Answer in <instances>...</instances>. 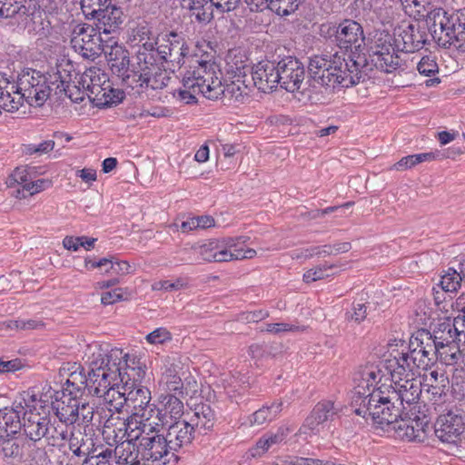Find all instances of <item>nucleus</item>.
<instances>
[{"label":"nucleus","instance_id":"f257e3e1","mask_svg":"<svg viewBox=\"0 0 465 465\" xmlns=\"http://www.w3.org/2000/svg\"><path fill=\"white\" fill-rule=\"evenodd\" d=\"M335 39L340 51L310 58V78L326 87H350L357 84L362 70L368 66L365 54L357 52L361 46L359 41H364L362 27L358 22L346 19L338 25Z\"/></svg>","mask_w":465,"mask_h":465},{"label":"nucleus","instance_id":"f03ea898","mask_svg":"<svg viewBox=\"0 0 465 465\" xmlns=\"http://www.w3.org/2000/svg\"><path fill=\"white\" fill-rule=\"evenodd\" d=\"M216 64L209 61H201L199 65L183 76L182 86L174 90L173 97L183 104H193L198 102L197 95L215 100L221 95L237 104H244L250 98V87L246 74L223 85L216 72Z\"/></svg>","mask_w":465,"mask_h":465},{"label":"nucleus","instance_id":"7ed1b4c3","mask_svg":"<svg viewBox=\"0 0 465 465\" xmlns=\"http://www.w3.org/2000/svg\"><path fill=\"white\" fill-rule=\"evenodd\" d=\"M407 13L415 18L425 19L433 38L450 45L460 43L458 48L465 49V13L459 11L448 15L442 8H432L429 0H401Z\"/></svg>","mask_w":465,"mask_h":465},{"label":"nucleus","instance_id":"20e7f679","mask_svg":"<svg viewBox=\"0 0 465 465\" xmlns=\"http://www.w3.org/2000/svg\"><path fill=\"white\" fill-rule=\"evenodd\" d=\"M88 351L85 355L89 364V394L101 397L111 386L124 382L127 373V361L124 360L126 354L120 349L108 351L99 344L89 345Z\"/></svg>","mask_w":465,"mask_h":465},{"label":"nucleus","instance_id":"39448f33","mask_svg":"<svg viewBox=\"0 0 465 465\" xmlns=\"http://www.w3.org/2000/svg\"><path fill=\"white\" fill-rule=\"evenodd\" d=\"M369 396L367 402L357 407L354 412L366 420L370 417L378 427L384 429L387 426L393 430V425L398 424L402 417H408L407 407H401L392 400L390 387H385V383L373 389Z\"/></svg>","mask_w":465,"mask_h":465},{"label":"nucleus","instance_id":"423d86ee","mask_svg":"<svg viewBox=\"0 0 465 465\" xmlns=\"http://www.w3.org/2000/svg\"><path fill=\"white\" fill-rule=\"evenodd\" d=\"M8 84L13 91H10L11 98L19 101L20 107L26 101L32 106H41L48 99L54 85L50 83L45 74L35 69L26 68L18 74L16 80L8 76Z\"/></svg>","mask_w":465,"mask_h":465},{"label":"nucleus","instance_id":"0eeeda50","mask_svg":"<svg viewBox=\"0 0 465 465\" xmlns=\"http://www.w3.org/2000/svg\"><path fill=\"white\" fill-rule=\"evenodd\" d=\"M159 422L144 423L142 431L144 435L138 443V453L143 463L160 461L163 465H176L178 454L169 449V442L163 434L159 433Z\"/></svg>","mask_w":465,"mask_h":465},{"label":"nucleus","instance_id":"6e6552de","mask_svg":"<svg viewBox=\"0 0 465 465\" xmlns=\"http://www.w3.org/2000/svg\"><path fill=\"white\" fill-rule=\"evenodd\" d=\"M122 389L127 391L126 401L127 411L130 409L132 413L139 416L140 419H143L145 421H149L153 414H156V419L161 421L159 415L160 411L156 409L154 404H151V391L150 390L143 386L140 382L138 383L137 379H130V374L126 373L124 382H122Z\"/></svg>","mask_w":465,"mask_h":465},{"label":"nucleus","instance_id":"1a4fd4ad","mask_svg":"<svg viewBox=\"0 0 465 465\" xmlns=\"http://www.w3.org/2000/svg\"><path fill=\"white\" fill-rule=\"evenodd\" d=\"M383 373L378 365L368 363L361 366L353 375V395L351 397V407L357 410L370 399L369 393L378 387L381 381Z\"/></svg>","mask_w":465,"mask_h":465},{"label":"nucleus","instance_id":"9d476101","mask_svg":"<svg viewBox=\"0 0 465 465\" xmlns=\"http://www.w3.org/2000/svg\"><path fill=\"white\" fill-rule=\"evenodd\" d=\"M156 54L164 63L179 65L184 64L189 47L183 36L173 31L161 33L157 35Z\"/></svg>","mask_w":465,"mask_h":465},{"label":"nucleus","instance_id":"9b49d317","mask_svg":"<svg viewBox=\"0 0 465 465\" xmlns=\"http://www.w3.org/2000/svg\"><path fill=\"white\" fill-rule=\"evenodd\" d=\"M465 431L463 418L452 411L440 415L434 426L435 436L443 443L460 448Z\"/></svg>","mask_w":465,"mask_h":465},{"label":"nucleus","instance_id":"f8f14e48","mask_svg":"<svg viewBox=\"0 0 465 465\" xmlns=\"http://www.w3.org/2000/svg\"><path fill=\"white\" fill-rule=\"evenodd\" d=\"M97 29L90 25H78L74 30L75 35L72 39L74 48L84 58L95 60L103 52Z\"/></svg>","mask_w":465,"mask_h":465},{"label":"nucleus","instance_id":"ddd939ff","mask_svg":"<svg viewBox=\"0 0 465 465\" xmlns=\"http://www.w3.org/2000/svg\"><path fill=\"white\" fill-rule=\"evenodd\" d=\"M385 387H390V393L394 401L401 403V407H407V411L414 414L421 393L420 382L418 380H393L390 384L385 383Z\"/></svg>","mask_w":465,"mask_h":465},{"label":"nucleus","instance_id":"4468645a","mask_svg":"<svg viewBox=\"0 0 465 465\" xmlns=\"http://www.w3.org/2000/svg\"><path fill=\"white\" fill-rule=\"evenodd\" d=\"M279 85L287 92L299 91L305 79V68L302 62L287 56L277 63Z\"/></svg>","mask_w":465,"mask_h":465},{"label":"nucleus","instance_id":"2eb2a0df","mask_svg":"<svg viewBox=\"0 0 465 465\" xmlns=\"http://www.w3.org/2000/svg\"><path fill=\"white\" fill-rule=\"evenodd\" d=\"M431 429L426 415L419 417L411 412H409L408 417H402L398 424L393 425V430L400 438L417 442H424Z\"/></svg>","mask_w":465,"mask_h":465},{"label":"nucleus","instance_id":"dca6fc26","mask_svg":"<svg viewBox=\"0 0 465 465\" xmlns=\"http://www.w3.org/2000/svg\"><path fill=\"white\" fill-rule=\"evenodd\" d=\"M50 83L54 85L55 94H64L74 103L83 102L85 96L92 100L91 94L78 84V80L72 83L70 70L62 66H58L56 72L50 74Z\"/></svg>","mask_w":465,"mask_h":465},{"label":"nucleus","instance_id":"f3484780","mask_svg":"<svg viewBox=\"0 0 465 465\" xmlns=\"http://www.w3.org/2000/svg\"><path fill=\"white\" fill-rule=\"evenodd\" d=\"M78 84L91 94L92 101L103 102L107 91L114 92L111 87L108 77L98 67H90L79 75Z\"/></svg>","mask_w":465,"mask_h":465},{"label":"nucleus","instance_id":"a211bd4d","mask_svg":"<svg viewBox=\"0 0 465 465\" xmlns=\"http://www.w3.org/2000/svg\"><path fill=\"white\" fill-rule=\"evenodd\" d=\"M111 71L114 74L122 79L123 84L126 87V77L131 76V62L128 50L122 45L114 42L112 45H105L103 47Z\"/></svg>","mask_w":465,"mask_h":465},{"label":"nucleus","instance_id":"6ab92c4d","mask_svg":"<svg viewBox=\"0 0 465 465\" xmlns=\"http://www.w3.org/2000/svg\"><path fill=\"white\" fill-rule=\"evenodd\" d=\"M427 34L412 24L401 25L394 29V43L398 49L406 53H414L423 47Z\"/></svg>","mask_w":465,"mask_h":465},{"label":"nucleus","instance_id":"aec40b11","mask_svg":"<svg viewBox=\"0 0 465 465\" xmlns=\"http://www.w3.org/2000/svg\"><path fill=\"white\" fill-rule=\"evenodd\" d=\"M340 411L341 407L331 400H322L319 401L305 419L299 432L302 434L307 433V430L312 432L318 430L320 425L326 421L333 420Z\"/></svg>","mask_w":465,"mask_h":465},{"label":"nucleus","instance_id":"412c9836","mask_svg":"<svg viewBox=\"0 0 465 465\" xmlns=\"http://www.w3.org/2000/svg\"><path fill=\"white\" fill-rule=\"evenodd\" d=\"M251 80L259 91L272 92L279 84L277 64L270 61L259 63L252 68Z\"/></svg>","mask_w":465,"mask_h":465},{"label":"nucleus","instance_id":"4be33fe9","mask_svg":"<svg viewBox=\"0 0 465 465\" xmlns=\"http://www.w3.org/2000/svg\"><path fill=\"white\" fill-rule=\"evenodd\" d=\"M22 402L14 403L12 407L0 409V437L17 434L22 429L21 415L24 416L25 407H30L25 399Z\"/></svg>","mask_w":465,"mask_h":465},{"label":"nucleus","instance_id":"5701e85b","mask_svg":"<svg viewBox=\"0 0 465 465\" xmlns=\"http://www.w3.org/2000/svg\"><path fill=\"white\" fill-rule=\"evenodd\" d=\"M96 16L93 17L94 21L95 28L99 33L109 35L118 31L125 20V15L122 7L110 3L108 7H104V10H101Z\"/></svg>","mask_w":465,"mask_h":465},{"label":"nucleus","instance_id":"b1692460","mask_svg":"<svg viewBox=\"0 0 465 465\" xmlns=\"http://www.w3.org/2000/svg\"><path fill=\"white\" fill-rule=\"evenodd\" d=\"M196 435L190 422L186 420L175 421L169 426L165 434L169 449L176 454L180 450L189 447Z\"/></svg>","mask_w":465,"mask_h":465},{"label":"nucleus","instance_id":"393cba45","mask_svg":"<svg viewBox=\"0 0 465 465\" xmlns=\"http://www.w3.org/2000/svg\"><path fill=\"white\" fill-rule=\"evenodd\" d=\"M23 419L22 427L25 439L36 442L48 434L49 417L25 411Z\"/></svg>","mask_w":465,"mask_h":465},{"label":"nucleus","instance_id":"a878e982","mask_svg":"<svg viewBox=\"0 0 465 465\" xmlns=\"http://www.w3.org/2000/svg\"><path fill=\"white\" fill-rule=\"evenodd\" d=\"M228 238L221 241L211 240L206 243L199 246H193L192 249L196 251L202 259L209 262H228L229 248Z\"/></svg>","mask_w":465,"mask_h":465},{"label":"nucleus","instance_id":"bb28decb","mask_svg":"<svg viewBox=\"0 0 465 465\" xmlns=\"http://www.w3.org/2000/svg\"><path fill=\"white\" fill-rule=\"evenodd\" d=\"M197 435H206L213 430L216 415L208 404L196 405L189 421Z\"/></svg>","mask_w":465,"mask_h":465},{"label":"nucleus","instance_id":"cd10ccee","mask_svg":"<svg viewBox=\"0 0 465 465\" xmlns=\"http://www.w3.org/2000/svg\"><path fill=\"white\" fill-rule=\"evenodd\" d=\"M387 362V369L391 376V381L413 378V371L417 368V363H415V359L411 360L408 357V353L398 352L393 359L388 360Z\"/></svg>","mask_w":465,"mask_h":465},{"label":"nucleus","instance_id":"c85d7f7f","mask_svg":"<svg viewBox=\"0 0 465 465\" xmlns=\"http://www.w3.org/2000/svg\"><path fill=\"white\" fill-rule=\"evenodd\" d=\"M155 56L156 54L153 53L136 54V61L131 65V76L126 77V86H134V79L140 78L144 73L152 74L153 71L161 68L156 63Z\"/></svg>","mask_w":465,"mask_h":465},{"label":"nucleus","instance_id":"c756f323","mask_svg":"<svg viewBox=\"0 0 465 465\" xmlns=\"http://www.w3.org/2000/svg\"><path fill=\"white\" fill-rule=\"evenodd\" d=\"M113 459L117 465H148L143 463L138 453V444L121 440L113 450Z\"/></svg>","mask_w":465,"mask_h":465},{"label":"nucleus","instance_id":"7c9ffc66","mask_svg":"<svg viewBox=\"0 0 465 465\" xmlns=\"http://www.w3.org/2000/svg\"><path fill=\"white\" fill-rule=\"evenodd\" d=\"M63 390L64 393L67 392L68 396L76 399L82 397L86 391L89 392V376H86L84 368L74 367V370L69 373Z\"/></svg>","mask_w":465,"mask_h":465},{"label":"nucleus","instance_id":"2f4dec72","mask_svg":"<svg viewBox=\"0 0 465 465\" xmlns=\"http://www.w3.org/2000/svg\"><path fill=\"white\" fill-rule=\"evenodd\" d=\"M460 322H463V319L456 317L453 321L446 319L444 322H439L431 333L432 337L442 343L460 341L461 336L465 338V333L457 328Z\"/></svg>","mask_w":465,"mask_h":465},{"label":"nucleus","instance_id":"473e14b6","mask_svg":"<svg viewBox=\"0 0 465 465\" xmlns=\"http://www.w3.org/2000/svg\"><path fill=\"white\" fill-rule=\"evenodd\" d=\"M411 344L421 348V358H426L429 361V365L437 361L439 344L430 331L425 329L417 331L415 335L411 336Z\"/></svg>","mask_w":465,"mask_h":465},{"label":"nucleus","instance_id":"72a5a7b5","mask_svg":"<svg viewBox=\"0 0 465 465\" xmlns=\"http://www.w3.org/2000/svg\"><path fill=\"white\" fill-rule=\"evenodd\" d=\"M52 409L54 411L59 421L65 426L74 425L78 421V400L69 396L67 401H55L52 402Z\"/></svg>","mask_w":465,"mask_h":465},{"label":"nucleus","instance_id":"f704fd0d","mask_svg":"<svg viewBox=\"0 0 465 465\" xmlns=\"http://www.w3.org/2000/svg\"><path fill=\"white\" fill-rule=\"evenodd\" d=\"M25 445L26 439L22 436L0 437V453L4 459L21 460Z\"/></svg>","mask_w":465,"mask_h":465},{"label":"nucleus","instance_id":"c9c22d12","mask_svg":"<svg viewBox=\"0 0 465 465\" xmlns=\"http://www.w3.org/2000/svg\"><path fill=\"white\" fill-rule=\"evenodd\" d=\"M170 77L164 70L161 68L152 72L151 74L144 73L140 78L134 79V86H126L132 89L137 88L136 92L140 93L143 89L151 88L153 90L163 89L167 86Z\"/></svg>","mask_w":465,"mask_h":465},{"label":"nucleus","instance_id":"e433bc0d","mask_svg":"<svg viewBox=\"0 0 465 465\" xmlns=\"http://www.w3.org/2000/svg\"><path fill=\"white\" fill-rule=\"evenodd\" d=\"M139 416L132 415L125 420L121 422V427L118 428L122 436L119 434H115V438H120V440H130L131 442H135L138 440L140 442V439L144 435V432L142 431V426L144 423H151L149 421H145L143 419L138 420Z\"/></svg>","mask_w":465,"mask_h":465},{"label":"nucleus","instance_id":"4c0bfd02","mask_svg":"<svg viewBox=\"0 0 465 465\" xmlns=\"http://www.w3.org/2000/svg\"><path fill=\"white\" fill-rule=\"evenodd\" d=\"M292 431L288 426H281L277 429L276 432L267 433L262 437L252 449V456H261L265 453L273 445H277L285 440L287 436Z\"/></svg>","mask_w":465,"mask_h":465},{"label":"nucleus","instance_id":"58836bf2","mask_svg":"<svg viewBox=\"0 0 465 465\" xmlns=\"http://www.w3.org/2000/svg\"><path fill=\"white\" fill-rule=\"evenodd\" d=\"M458 342L442 343V341H438L440 345H438L437 361L450 366L456 365L460 361H462L465 359V350L464 347L460 349Z\"/></svg>","mask_w":465,"mask_h":465},{"label":"nucleus","instance_id":"ea45409f","mask_svg":"<svg viewBox=\"0 0 465 465\" xmlns=\"http://www.w3.org/2000/svg\"><path fill=\"white\" fill-rule=\"evenodd\" d=\"M126 392L124 389H122V382L118 381V385L111 386L102 393L101 397L104 398L111 411H114L119 413L124 408L127 409Z\"/></svg>","mask_w":465,"mask_h":465},{"label":"nucleus","instance_id":"a19ab883","mask_svg":"<svg viewBox=\"0 0 465 465\" xmlns=\"http://www.w3.org/2000/svg\"><path fill=\"white\" fill-rule=\"evenodd\" d=\"M183 8L188 9L198 22H210L213 17V6L209 0H179Z\"/></svg>","mask_w":465,"mask_h":465},{"label":"nucleus","instance_id":"79ce46f5","mask_svg":"<svg viewBox=\"0 0 465 465\" xmlns=\"http://www.w3.org/2000/svg\"><path fill=\"white\" fill-rule=\"evenodd\" d=\"M282 410V402H273L271 406H263L252 415L248 420L251 426H261L272 420Z\"/></svg>","mask_w":465,"mask_h":465},{"label":"nucleus","instance_id":"37998d69","mask_svg":"<svg viewBox=\"0 0 465 465\" xmlns=\"http://www.w3.org/2000/svg\"><path fill=\"white\" fill-rule=\"evenodd\" d=\"M8 84L6 74H0V114L2 110L6 112H15L20 108L19 101H15L11 98L10 91H13Z\"/></svg>","mask_w":465,"mask_h":465},{"label":"nucleus","instance_id":"c03bdc74","mask_svg":"<svg viewBox=\"0 0 465 465\" xmlns=\"http://www.w3.org/2000/svg\"><path fill=\"white\" fill-rule=\"evenodd\" d=\"M248 237L240 236L237 238H228L229 245H232L229 248L228 253V262L234 260H242V259H252L256 255V251L254 249H244L241 246L246 242Z\"/></svg>","mask_w":465,"mask_h":465},{"label":"nucleus","instance_id":"a18cd8bd","mask_svg":"<svg viewBox=\"0 0 465 465\" xmlns=\"http://www.w3.org/2000/svg\"><path fill=\"white\" fill-rule=\"evenodd\" d=\"M377 69L386 73H392L402 64L401 58L395 53V50L385 53L383 55L376 56L371 60Z\"/></svg>","mask_w":465,"mask_h":465},{"label":"nucleus","instance_id":"49530a36","mask_svg":"<svg viewBox=\"0 0 465 465\" xmlns=\"http://www.w3.org/2000/svg\"><path fill=\"white\" fill-rule=\"evenodd\" d=\"M183 395L166 393L161 395V402L164 407L165 413H169L171 418H180L183 414V403L180 397Z\"/></svg>","mask_w":465,"mask_h":465},{"label":"nucleus","instance_id":"de8ad7c7","mask_svg":"<svg viewBox=\"0 0 465 465\" xmlns=\"http://www.w3.org/2000/svg\"><path fill=\"white\" fill-rule=\"evenodd\" d=\"M113 0H80V8L85 19L92 20L94 16L100 15L101 10L108 7Z\"/></svg>","mask_w":465,"mask_h":465},{"label":"nucleus","instance_id":"09e8293b","mask_svg":"<svg viewBox=\"0 0 465 465\" xmlns=\"http://www.w3.org/2000/svg\"><path fill=\"white\" fill-rule=\"evenodd\" d=\"M302 2L303 0H271V11L280 16H287L293 14Z\"/></svg>","mask_w":465,"mask_h":465},{"label":"nucleus","instance_id":"8fccbe9b","mask_svg":"<svg viewBox=\"0 0 465 465\" xmlns=\"http://www.w3.org/2000/svg\"><path fill=\"white\" fill-rule=\"evenodd\" d=\"M463 282L462 274L452 268H449L441 277L440 286L445 292H457Z\"/></svg>","mask_w":465,"mask_h":465},{"label":"nucleus","instance_id":"3c124183","mask_svg":"<svg viewBox=\"0 0 465 465\" xmlns=\"http://www.w3.org/2000/svg\"><path fill=\"white\" fill-rule=\"evenodd\" d=\"M67 440L70 450H76V449L83 448L84 446V448L97 450L94 439L80 431H71Z\"/></svg>","mask_w":465,"mask_h":465},{"label":"nucleus","instance_id":"603ef678","mask_svg":"<svg viewBox=\"0 0 465 465\" xmlns=\"http://www.w3.org/2000/svg\"><path fill=\"white\" fill-rule=\"evenodd\" d=\"M367 302H354L351 309L345 314V319L349 322L356 324L361 323L367 318Z\"/></svg>","mask_w":465,"mask_h":465},{"label":"nucleus","instance_id":"864d4df0","mask_svg":"<svg viewBox=\"0 0 465 465\" xmlns=\"http://www.w3.org/2000/svg\"><path fill=\"white\" fill-rule=\"evenodd\" d=\"M70 433L68 432L67 426L63 427L61 425H54L51 423V420L49 419L48 424V434H46L45 439L48 440L50 444L53 446L59 443V441L67 440Z\"/></svg>","mask_w":465,"mask_h":465},{"label":"nucleus","instance_id":"5fc2aeb1","mask_svg":"<svg viewBox=\"0 0 465 465\" xmlns=\"http://www.w3.org/2000/svg\"><path fill=\"white\" fill-rule=\"evenodd\" d=\"M392 37L390 35H386L385 38L380 37L375 40L373 45L371 47L370 57L371 60L376 56H381L385 53H390L395 50L392 45Z\"/></svg>","mask_w":465,"mask_h":465},{"label":"nucleus","instance_id":"6e6d98bb","mask_svg":"<svg viewBox=\"0 0 465 465\" xmlns=\"http://www.w3.org/2000/svg\"><path fill=\"white\" fill-rule=\"evenodd\" d=\"M337 267H338L337 264L331 263V264H324L322 266L312 268V269L308 270L303 274V281L305 282H316L318 280L327 278V277L331 276V274L328 273L327 271L337 268ZM333 274L334 273H331V275H333Z\"/></svg>","mask_w":465,"mask_h":465},{"label":"nucleus","instance_id":"4d7b16f0","mask_svg":"<svg viewBox=\"0 0 465 465\" xmlns=\"http://www.w3.org/2000/svg\"><path fill=\"white\" fill-rule=\"evenodd\" d=\"M22 8H25L23 0H0V17L5 19L12 18Z\"/></svg>","mask_w":465,"mask_h":465},{"label":"nucleus","instance_id":"13d9d810","mask_svg":"<svg viewBox=\"0 0 465 465\" xmlns=\"http://www.w3.org/2000/svg\"><path fill=\"white\" fill-rule=\"evenodd\" d=\"M417 70L422 75L434 76L439 73V66L433 57L425 55L417 64Z\"/></svg>","mask_w":465,"mask_h":465},{"label":"nucleus","instance_id":"bf43d9fd","mask_svg":"<svg viewBox=\"0 0 465 465\" xmlns=\"http://www.w3.org/2000/svg\"><path fill=\"white\" fill-rule=\"evenodd\" d=\"M304 328L294 324H289L285 322H278V323H266L264 327L262 329V331L271 332L274 334H281L287 331H303Z\"/></svg>","mask_w":465,"mask_h":465},{"label":"nucleus","instance_id":"052dcab7","mask_svg":"<svg viewBox=\"0 0 465 465\" xmlns=\"http://www.w3.org/2000/svg\"><path fill=\"white\" fill-rule=\"evenodd\" d=\"M78 421L76 423L88 426L92 422L94 418V407L89 403H82L78 401Z\"/></svg>","mask_w":465,"mask_h":465},{"label":"nucleus","instance_id":"680f3d73","mask_svg":"<svg viewBox=\"0 0 465 465\" xmlns=\"http://www.w3.org/2000/svg\"><path fill=\"white\" fill-rule=\"evenodd\" d=\"M213 9L215 8L220 13H230L234 11L240 5L242 0H209Z\"/></svg>","mask_w":465,"mask_h":465},{"label":"nucleus","instance_id":"e2e57ef3","mask_svg":"<svg viewBox=\"0 0 465 465\" xmlns=\"http://www.w3.org/2000/svg\"><path fill=\"white\" fill-rule=\"evenodd\" d=\"M34 167H17L11 174L9 185L12 186L15 183L18 184H25L28 183L29 175L31 174V170Z\"/></svg>","mask_w":465,"mask_h":465},{"label":"nucleus","instance_id":"0e129e2a","mask_svg":"<svg viewBox=\"0 0 465 465\" xmlns=\"http://www.w3.org/2000/svg\"><path fill=\"white\" fill-rule=\"evenodd\" d=\"M52 186V181L49 179H38L34 182L25 183V188L29 196L40 193Z\"/></svg>","mask_w":465,"mask_h":465},{"label":"nucleus","instance_id":"69168bd1","mask_svg":"<svg viewBox=\"0 0 465 465\" xmlns=\"http://www.w3.org/2000/svg\"><path fill=\"white\" fill-rule=\"evenodd\" d=\"M167 393L183 395V383L180 376L173 377L168 380H163Z\"/></svg>","mask_w":465,"mask_h":465},{"label":"nucleus","instance_id":"338daca9","mask_svg":"<svg viewBox=\"0 0 465 465\" xmlns=\"http://www.w3.org/2000/svg\"><path fill=\"white\" fill-rule=\"evenodd\" d=\"M110 269L112 270V273L119 274V275H125L132 273L134 272L133 266L129 264L126 261H114V257H111L110 259Z\"/></svg>","mask_w":465,"mask_h":465},{"label":"nucleus","instance_id":"774afa93","mask_svg":"<svg viewBox=\"0 0 465 465\" xmlns=\"http://www.w3.org/2000/svg\"><path fill=\"white\" fill-rule=\"evenodd\" d=\"M171 339V333L164 328H158L146 336L147 341L153 344L163 343Z\"/></svg>","mask_w":465,"mask_h":465}]
</instances>
